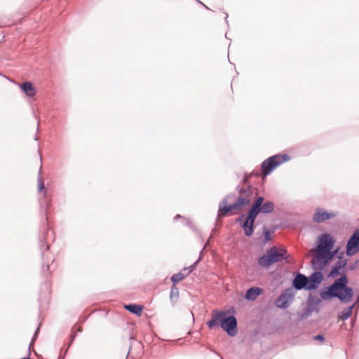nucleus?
<instances>
[{"label": "nucleus", "mask_w": 359, "mask_h": 359, "mask_svg": "<svg viewBox=\"0 0 359 359\" xmlns=\"http://www.w3.org/2000/svg\"><path fill=\"white\" fill-rule=\"evenodd\" d=\"M348 279L346 274L343 273L329 287L324 288L320 292L321 299L326 300L332 297L338 298L341 302H348L353 295V290L346 286Z\"/></svg>", "instance_id": "obj_1"}, {"label": "nucleus", "mask_w": 359, "mask_h": 359, "mask_svg": "<svg viewBox=\"0 0 359 359\" xmlns=\"http://www.w3.org/2000/svg\"><path fill=\"white\" fill-rule=\"evenodd\" d=\"M263 202L264 198L262 196L258 197L248 212V216L242 225L246 236L250 237L252 235L254 223L259 212L267 214L272 212L274 210L273 203L271 201Z\"/></svg>", "instance_id": "obj_2"}, {"label": "nucleus", "mask_w": 359, "mask_h": 359, "mask_svg": "<svg viewBox=\"0 0 359 359\" xmlns=\"http://www.w3.org/2000/svg\"><path fill=\"white\" fill-rule=\"evenodd\" d=\"M210 329L213 330L219 326L225 330L229 336L236 334L237 320L234 316H226L224 311L214 310L212 312V319L207 322Z\"/></svg>", "instance_id": "obj_3"}, {"label": "nucleus", "mask_w": 359, "mask_h": 359, "mask_svg": "<svg viewBox=\"0 0 359 359\" xmlns=\"http://www.w3.org/2000/svg\"><path fill=\"white\" fill-rule=\"evenodd\" d=\"M239 192L240 195L238 196V201L232 205H226L227 203V198H224L222 199L219 207V217H223L229 212L240 210L243 207L248 205L250 203L252 196V191L250 189V188H248L245 190L241 189Z\"/></svg>", "instance_id": "obj_4"}, {"label": "nucleus", "mask_w": 359, "mask_h": 359, "mask_svg": "<svg viewBox=\"0 0 359 359\" xmlns=\"http://www.w3.org/2000/svg\"><path fill=\"white\" fill-rule=\"evenodd\" d=\"M285 259H286V250L284 249L278 250L276 246H273L267 250L266 253L259 258L258 264L262 266L268 267Z\"/></svg>", "instance_id": "obj_5"}, {"label": "nucleus", "mask_w": 359, "mask_h": 359, "mask_svg": "<svg viewBox=\"0 0 359 359\" xmlns=\"http://www.w3.org/2000/svg\"><path fill=\"white\" fill-rule=\"evenodd\" d=\"M289 156L285 155H274L264 161L262 163V172L266 176L271 173V172L276 167L283 163L289 160Z\"/></svg>", "instance_id": "obj_6"}, {"label": "nucleus", "mask_w": 359, "mask_h": 359, "mask_svg": "<svg viewBox=\"0 0 359 359\" xmlns=\"http://www.w3.org/2000/svg\"><path fill=\"white\" fill-rule=\"evenodd\" d=\"M318 245L315 250L316 252V256L323 257L325 254L330 251L334 244V241L332 236L329 233H323L318 238Z\"/></svg>", "instance_id": "obj_7"}, {"label": "nucleus", "mask_w": 359, "mask_h": 359, "mask_svg": "<svg viewBox=\"0 0 359 359\" xmlns=\"http://www.w3.org/2000/svg\"><path fill=\"white\" fill-rule=\"evenodd\" d=\"M295 292L292 287L284 290L276 300L275 304L278 308L286 309L290 306L294 298Z\"/></svg>", "instance_id": "obj_8"}, {"label": "nucleus", "mask_w": 359, "mask_h": 359, "mask_svg": "<svg viewBox=\"0 0 359 359\" xmlns=\"http://www.w3.org/2000/svg\"><path fill=\"white\" fill-rule=\"evenodd\" d=\"M337 253V250L332 251L331 250L325 256L323 255V257L315 256L311 261L313 268L317 270H322Z\"/></svg>", "instance_id": "obj_9"}, {"label": "nucleus", "mask_w": 359, "mask_h": 359, "mask_svg": "<svg viewBox=\"0 0 359 359\" xmlns=\"http://www.w3.org/2000/svg\"><path fill=\"white\" fill-rule=\"evenodd\" d=\"M359 251V233H353L346 244V255L352 256Z\"/></svg>", "instance_id": "obj_10"}, {"label": "nucleus", "mask_w": 359, "mask_h": 359, "mask_svg": "<svg viewBox=\"0 0 359 359\" xmlns=\"http://www.w3.org/2000/svg\"><path fill=\"white\" fill-rule=\"evenodd\" d=\"M336 214L332 212H327L323 208H317L313 215V221L316 223H321L334 218Z\"/></svg>", "instance_id": "obj_11"}, {"label": "nucleus", "mask_w": 359, "mask_h": 359, "mask_svg": "<svg viewBox=\"0 0 359 359\" xmlns=\"http://www.w3.org/2000/svg\"><path fill=\"white\" fill-rule=\"evenodd\" d=\"M321 303V299L316 297L310 296L306 302V309L304 312L305 316H309L312 312H318V306Z\"/></svg>", "instance_id": "obj_12"}, {"label": "nucleus", "mask_w": 359, "mask_h": 359, "mask_svg": "<svg viewBox=\"0 0 359 359\" xmlns=\"http://www.w3.org/2000/svg\"><path fill=\"white\" fill-rule=\"evenodd\" d=\"M344 253L341 252L340 255L337 256L339 260L335 264L334 266L332 268V271L330 272L328 276L334 278L338 275H343L341 272V270L344 269L346 266L347 260L342 258Z\"/></svg>", "instance_id": "obj_13"}, {"label": "nucleus", "mask_w": 359, "mask_h": 359, "mask_svg": "<svg viewBox=\"0 0 359 359\" xmlns=\"http://www.w3.org/2000/svg\"><path fill=\"white\" fill-rule=\"evenodd\" d=\"M292 285L297 290H307L309 287V278L302 273H297L293 280Z\"/></svg>", "instance_id": "obj_14"}, {"label": "nucleus", "mask_w": 359, "mask_h": 359, "mask_svg": "<svg viewBox=\"0 0 359 359\" xmlns=\"http://www.w3.org/2000/svg\"><path fill=\"white\" fill-rule=\"evenodd\" d=\"M308 290L316 289L318 285L322 282L323 276L321 272L316 271L313 273L309 278Z\"/></svg>", "instance_id": "obj_15"}, {"label": "nucleus", "mask_w": 359, "mask_h": 359, "mask_svg": "<svg viewBox=\"0 0 359 359\" xmlns=\"http://www.w3.org/2000/svg\"><path fill=\"white\" fill-rule=\"evenodd\" d=\"M262 290L257 287H252L247 290L245 298L248 301H255L262 294Z\"/></svg>", "instance_id": "obj_16"}, {"label": "nucleus", "mask_w": 359, "mask_h": 359, "mask_svg": "<svg viewBox=\"0 0 359 359\" xmlns=\"http://www.w3.org/2000/svg\"><path fill=\"white\" fill-rule=\"evenodd\" d=\"M196 263L197 262L194 263L189 269L188 268H184V271H187V274L186 275L183 274L182 273H178L177 274L173 275L171 277L172 282L174 284H177L179 282H180L181 280H182L185 278V276L187 275H188L193 270V269L195 267V265L196 264Z\"/></svg>", "instance_id": "obj_17"}, {"label": "nucleus", "mask_w": 359, "mask_h": 359, "mask_svg": "<svg viewBox=\"0 0 359 359\" xmlns=\"http://www.w3.org/2000/svg\"><path fill=\"white\" fill-rule=\"evenodd\" d=\"M22 90L29 97H33L35 95V90L31 82L27 81L21 86Z\"/></svg>", "instance_id": "obj_18"}, {"label": "nucleus", "mask_w": 359, "mask_h": 359, "mask_svg": "<svg viewBox=\"0 0 359 359\" xmlns=\"http://www.w3.org/2000/svg\"><path fill=\"white\" fill-rule=\"evenodd\" d=\"M124 308L130 312L139 316H141L143 309L142 306L138 304H126L124 305Z\"/></svg>", "instance_id": "obj_19"}, {"label": "nucleus", "mask_w": 359, "mask_h": 359, "mask_svg": "<svg viewBox=\"0 0 359 359\" xmlns=\"http://www.w3.org/2000/svg\"><path fill=\"white\" fill-rule=\"evenodd\" d=\"M354 305H352L351 306L348 307L346 309H344L339 314V318L342 320H347L349 317H351L352 314V311L353 309Z\"/></svg>", "instance_id": "obj_20"}, {"label": "nucleus", "mask_w": 359, "mask_h": 359, "mask_svg": "<svg viewBox=\"0 0 359 359\" xmlns=\"http://www.w3.org/2000/svg\"><path fill=\"white\" fill-rule=\"evenodd\" d=\"M179 297V290L175 286H172L170 290V299L174 305L177 301Z\"/></svg>", "instance_id": "obj_21"}, {"label": "nucleus", "mask_w": 359, "mask_h": 359, "mask_svg": "<svg viewBox=\"0 0 359 359\" xmlns=\"http://www.w3.org/2000/svg\"><path fill=\"white\" fill-rule=\"evenodd\" d=\"M41 168H40V170L39 172V176H38V180H37V181H38V191L39 192H41L45 189L43 181L42 180V177H41Z\"/></svg>", "instance_id": "obj_22"}, {"label": "nucleus", "mask_w": 359, "mask_h": 359, "mask_svg": "<svg viewBox=\"0 0 359 359\" xmlns=\"http://www.w3.org/2000/svg\"><path fill=\"white\" fill-rule=\"evenodd\" d=\"M263 233L265 238V241H269L271 240V232L266 227H263Z\"/></svg>", "instance_id": "obj_23"}, {"label": "nucleus", "mask_w": 359, "mask_h": 359, "mask_svg": "<svg viewBox=\"0 0 359 359\" xmlns=\"http://www.w3.org/2000/svg\"><path fill=\"white\" fill-rule=\"evenodd\" d=\"M39 327H38L34 333V335L32 339V341L29 346V350L30 351V348H31V346H32L34 341L36 340V337H37V334H38V332H39Z\"/></svg>", "instance_id": "obj_24"}, {"label": "nucleus", "mask_w": 359, "mask_h": 359, "mask_svg": "<svg viewBox=\"0 0 359 359\" xmlns=\"http://www.w3.org/2000/svg\"><path fill=\"white\" fill-rule=\"evenodd\" d=\"M313 339L315 340H318V341H324V337L321 334H318V335H316L313 337Z\"/></svg>", "instance_id": "obj_25"}, {"label": "nucleus", "mask_w": 359, "mask_h": 359, "mask_svg": "<svg viewBox=\"0 0 359 359\" xmlns=\"http://www.w3.org/2000/svg\"><path fill=\"white\" fill-rule=\"evenodd\" d=\"M359 304V296L358 297L356 302L353 305L355 306V304Z\"/></svg>", "instance_id": "obj_26"}, {"label": "nucleus", "mask_w": 359, "mask_h": 359, "mask_svg": "<svg viewBox=\"0 0 359 359\" xmlns=\"http://www.w3.org/2000/svg\"><path fill=\"white\" fill-rule=\"evenodd\" d=\"M181 217V215H177L175 217V219H177V218H180Z\"/></svg>", "instance_id": "obj_27"}, {"label": "nucleus", "mask_w": 359, "mask_h": 359, "mask_svg": "<svg viewBox=\"0 0 359 359\" xmlns=\"http://www.w3.org/2000/svg\"><path fill=\"white\" fill-rule=\"evenodd\" d=\"M74 338H75V334L72 336V341L74 339Z\"/></svg>", "instance_id": "obj_28"}, {"label": "nucleus", "mask_w": 359, "mask_h": 359, "mask_svg": "<svg viewBox=\"0 0 359 359\" xmlns=\"http://www.w3.org/2000/svg\"><path fill=\"white\" fill-rule=\"evenodd\" d=\"M355 269V266H352L351 267V269Z\"/></svg>", "instance_id": "obj_29"}, {"label": "nucleus", "mask_w": 359, "mask_h": 359, "mask_svg": "<svg viewBox=\"0 0 359 359\" xmlns=\"http://www.w3.org/2000/svg\"><path fill=\"white\" fill-rule=\"evenodd\" d=\"M241 217H240V218H238V219H237V221H238H238H241Z\"/></svg>", "instance_id": "obj_30"}, {"label": "nucleus", "mask_w": 359, "mask_h": 359, "mask_svg": "<svg viewBox=\"0 0 359 359\" xmlns=\"http://www.w3.org/2000/svg\"><path fill=\"white\" fill-rule=\"evenodd\" d=\"M78 331H79V332H81V328H79V329H78Z\"/></svg>", "instance_id": "obj_31"}, {"label": "nucleus", "mask_w": 359, "mask_h": 359, "mask_svg": "<svg viewBox=\"0 0 359 359\" xmlns=\"http://www.w3.org/2000/svg\"><path fill=\"white\" fill-rule=\"evenodd\" d=\"M208 242H209V241L207 242V243H205V247H206L208 245Z\"/></svg>", "instance_id": "obj_32"}, {"label": "nucleus", "mask_w": 359, "mask_h": 359, "mask_svg": "<svg viewBox=\"0 0 359 359\" xmlns=\"http://www.w3.org/2000/svg\"><path fill=\"white\" fill-rule=\"evenodd\" d=\"M46 191H44V194H43V196H46Z\"/></svg>", "instance_id": "obj_33"}, {"label": "nucleus", "mask_w": 359, "mask_h": 359, "mask_svg": "<svg viewBox=\"0 0 359 359\" xmlns=\"http://www.w3.org/2000/svg\"><path fill=\"white\" fill-rule=\"evenodd\" d=\"M48 248H49V246H48V245H47V246H46V250H48Z\"/></svg>", "instance_id": "obj_34"}]
</instances>
